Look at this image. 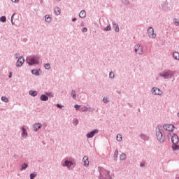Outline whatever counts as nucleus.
Listing matches in <instances>:
<instances>
[{"label":"nucleus","instance_id":"aec40b11","mask_svg":"<svg viewBox=\"0 0 179 179\" xmlns=\"http://www.w3.org/2000/svg\"><path fill=\"white\" fill-rule=\"evenodd\" d=\"M52 20V18L50 15H46L45 16V21L46 22V23H51Z\"/></svg>","mask_w":179,"mask_h":179},{"label":"nucleus","instance_id":"f3484780","mask_svg":"<svg viewBox=\"0 0 179 179\" xmlns=\"http://www.w3.org/2000/svg\"><path fill=\"white\" fill-rule=\"evenodd\" d=\"M112 24L113 29H115V31H116V33H120V27L118 26V24H117L115 22H113Z\"/></svg>","mask_w":179,"mask_h":179},{"label":"nucleus","instance_id":"5701e85b","mask_svg":"<svg viewBox=\"0 0 179 179\" xmlns=\"http://www.w3.org/2000/svg\"><path fill=\"white\" fill-rule=\"evenodd\" d=\"M55 13L57 15V16H58V15H61V8H59V7H55Z\"/></svg>","mask_w":179,"mask_h":179},{"label":"nucleus","instance_id":"f03ea898","mask_svg":"<svg viewBox=\"0 0 179 179\" xmlns=\"http://www.w3.org/2000/svg\"><path fill=\"white\" fill-rule=\"evenodd\" d=\"M162 128V126L158 125L156 129V136L157 141L160 142V143H164V136H163V133L162 132V130L160 129Z\"/></svg>","mask_w":179,"mask_h":179},{"label":"nucleus","instance_id":"9d476101","mask_svg":"<svg viewBox=\"0 0 179 179\" xmlns=\"http://www.w3.org/2000/svg\"><path fill=\"white\" fill-rule=\"evenodd\" d=\"M152 93L156 96H162L163 94V92L156 87L152 88Z\"/></svg>","mask_w":179,"mask_h":179},{"label":"nucleus","instance_id":"473e14b6","mask_svg":"<svg viewBox=\"0 0 179 179\" xmlns=\"http://www.w3.org/2000/svg\"><path fill=\"white\" fill-rule=\"evenodd\" d=\"M29 177H30V179H34L36 178V177H37V173H30Z\"/></svg>","mask_w":179,"mask_h":179},{"label":"nucleus","instance_id":"13d9d810","mask_svg":"<svg viewBox=\"0 0 179 179\" xmlns=\"http://www.w3.org/2000/svg\"><path fill=\"white\" fill-rule=\"evenodd\" d=\"M43 2H44L43 0H41L40 3H43Z\"/></svg>","mask_w":179,"mask_h":179},{"label":"nucleus","instance_id":"864d4df0","mask_svg":"<svg viewBox=\"0 0 179 179\" xmlns=\"http://www.w3.org/2000/svg\"><path fill=\"white\" fill-rule=\"evenodd\" d=\"M8 78H12V72H10V73L8 75Z\"/></svg>","mask_w":179,"mask_h":179},{"label":"nucleus","instance_id":"4468645a","mask_svg":"<svg viewBox=\"0 0 179 179\" xmlns=\"http://www.w3.org/2000/svg\"><path fill=\"white\" fill-rule=\"evenodd\" d=\"M42 127H43V124H41V123H35L33 125L34 132H37L38 129H41Z\"/></svg>","mask_w":179,"mask_h":179},{"label":"nucleus","instance_id":"5fc2aeb1","mask_svg":"<svg viewBox=\"0 0 179 179\" xmlns=\"http://www.w3.org/2000/svg\"><path fill=\"white\" fill-rule=\"evenodd\" d=\"M19 0H11V1L12 2H13V3H16V2H17Z\"/></svg>","mask_w":179,"mask_h":179},{"label":"nucleus","instance_id":"6e6d98bb","mask_svg":"<svg viewBox=\"0 0 179 179\" xmlns=\"http://www.w3.org/2000/svg\"><path fill=\"white\" fill-rule=\"evenodd\" d=\"M13 157H15L16 159L17 157V155L16 154H15Z\"/></svg>","mask_w":179,"mask_h":179},{"label":"nucleus","instance_id":"c756f323","mask_svg":"<svg viewBox=\"0 0 179 179\" xmlns=\"http://www.w3.org/2000/svg\"><path fill=\"white\" fill-rule=\"evenodd\" d=\"M80 111H82L83 113H85V111H87V106H80Z\"/></svg>","mask_w":179,"mask_h":179},{"label":"nucleus","instance_id":"a19ab883","mask_svg":"<svg viewBox=\"0 0 179 179\" xmlns=\"http://www.w3.org/2000/svg\"><path fill=\"white\" fill-rule=\"evenodd\" d=\"M87 111H89L90 113H93V111H94V108L87 107Z\"/></svg>","mask_w":179,"mask_h":179},{"label":"nucleus","instance_id":"b1692460","mask_svg":"<svg viewBox=\"0 0 179 179\" xmlns=\"http://www.w3.org/2000/svg\"><path fill=\"white\" fill-rule=\"evenodd\" d=\"M173 57L174 59L179 61V52H174L173 53Z\"/></svg>","mask_w":179,"mask_h":179},{"label":"nucleus","instance_id":"49530a36","mask_svg":"<svg viewBox=\"0 0 179 179\" xmlns=\"http://www.w3.org/2000/svg\"><path fill=\"white\" fill-rule=\"evenodd\" d=\"M173 22H174L176 26H179V22L177 21L176 18L173 19Z\"/></svg>","mask_w":179,"mask_h":179},{"label":"nucleus","instance_id":"0eeeda50","mask_svg":"<svg viewBox=\"0 0 179 179\" xmlns=\"http://www.w3.org/2000/svg\"><path fill=\"white\" fill-rule=\"evenodd\" d=\"M62 166H63V167H67L68 169H69L70 167L73 166V162L72 161V159L66 158Z\"/></svg>","mask_w":179,"mask_h":179},{"label":"nucleus","instance_id":"c85d7f7f","mask_svg":"<svg viewBox=\"0 0 179 179\" xmlns=\"http://www.w3.org/2000/svg\"><path fill=\"white\" fill-rule=\"evenodd\" d=\"M117 141V142H122V135L121 134H117L116 137Z\"/></svg>","mask_w":179,"mask_h":179},{"label":"nucleus","instance_id":"423d86ee","mask_svg":"<svg viewBox=\"0 0 179 179\" xmlns=\"http://www.w3.org/2000/svg\"><path fill=\"white\" fill-rule=\"evenodd\" d=\"M134 51L136 54H138V55H142L143 54V47L140 44H136L134 46Z\"/></svg>","mask_w":179,"mask_h":179},{"label":"nucleus","instance_id":"6e6552de","mask_svg":"<svg viewBox=\"0 0 179 179\" xmlns=\"http://www.w3.org/2000/svg\"><path fill=\"white\" fill-rule=\"evenodd\" d=\"M148 34L150 38H156V34H155V29L152 27H149L148 29Z\"/></svg>","mask_w":179,"mask_h":179},{"label":"nucleus","instance_id":"8fccbe9b","mask_svg":"<svg viewBox=\"0 0 179 179\" xmlns=\"http://www.w3.org/2000/svg\"><path fill=\"white\" fill-rule=\"evenodd\" d=\"M82 31L83 33H86L87 31V29L86 27H83Z\"/></svg>","mask_w":179,"mask_h":179},{"label":"nucleus","instance_id":"4d7b16f0","mask_svg":"<svg viewBox=\"0 0 179 179\" xmlns=\"http://www.w3.org/2000/svg\"><path fill=\"white\" fill-rule=\"evenodd\" d=\"M117 93H118V94H121V91H117Z\"/></svg>","mask_w":179,"mask_h":179},{"label":"nucleus","instance_id":"dca6fc26","mask_svg":"<svg viewBox=\"0 0 179 179\" xmlns=\"http://www.w3.org/2000/svg\"><path fill=\"white\" fill-rule=\"evenodd\" d=\"M83 162L84 163L83 165L85 166V167H87L89 166V157L85 156L83 158Z\"/></svg>","mask_w":179,"mask_h":179},{"label":"nucleus","instance_id":"7c9ffc66","mask_svg":"<svg viewBox=\"0 0 179 179\" xmlns=\"http://www.w3.org/2000/svg\"><path fill=\"white\" fill-rule=\"evenodd\" d=\"M117 158H118V150H116L114 152L113 159L115 161H117Z\"/></svg>","mask_w":179,"mask_h":179},{"label":"nucleus","instance_id":"393cba45","mask_svg":"<svg viewBox=\"0 0 179 179\" xmlns=\"http://www.w3.org/2000/svg\"><path fill=\"white\" fill-rule=\"evenodd\" d=\"M27 167H29V164H27V163L24 162L20 168V171H23V170H26V169H27Z\"/></svg>","mask_w":179,"mask_h":179},{"label":"nucleus","instance_id":"cd10ccee","mask_svg":"<svg viewBox=\"0 0 179 179\" xmlns=\"http://www.w3.org/2000/svg\"><path fill=\"white\" fill-rule=\"evenodd\" d=\"M71 97L74 99L76 100V91L74 90H71Z\"/></svg>","mask_w":179,"mask_h":179},{"label":"nucleus","instance_id":"bb28decb","mask_svg":"<svg viewBox=\"0 0 179 179\" xmlns=\"http://www.w3.org/2000/svg\"><path fill=\"white\" fill-rule=\"evenodd\" d=\"M22 136H27L28 134H27V131L26 128L22 127Z\"/></svg>","mask_w":179,"mask_h":179},{"label":"nucleus","instance_id":"9b49d317","mask_svg":"<svg viewBox=\"0 0 179 179\" xmlns=\"http://www.w3.org/2000/svg\"><path fill=\"white\" fill-rule=\"evenodd\" d=\"M163 128L169 132H173L176 129V127L173 124H164Z\"/></svg>","mask_w":179,"mask_h":179},{"label":"nucleus","instance_id":"3c124183","mask_svg":"<svg viewBox=\"0 0 179 179\" xmlns=\"http://www.w3.org/2000/svg\"><path fill=\"white\" fill-rule=\"evenodd\" d=\"M76 20H78V19H76V17H73L71 20L72 22H76Z\"/></svg>","mask_w":179,"mask_h":179},{"label":"nucleus","instance_id":"7ed1b4c3","mask_svg":"<svg viewBox=\"0 0 179 179\" xmlns=\"http://www.w3.org/2000/svg\"><path fill=\"white\" fill-rule=\"evenodd\" d=\"M159 76L164 79H171L174 76V72L171 70H165L159 73Z\"/></svg>","mask_w":179,"mask_h":179},{"label":"nucleus","instance_id":"f257e3e1","mask_svg":"<svg viewBox=\"0 0 179 179\" xmlns=\"http://www.w3.org/2000/svg\"><path fill=\"white\" fill-rule=\"evenodd\" d=\"M40 57L37 55H32L27 58L26 62L29 65V66H33V65H38V64H40V61H38Z\"/></svg>","mask_w":179,"mask_h":179},{"label":"nucleus","instance_id":"a211bd4d","mask_svg":"<svg viewBox=\"0 0 179 179\" xmlns=\"http://www.w3.org/2000/svg\"><path fill=\"white\" fill-rule=\"evenodd\" d=\"M171 149L173 150V152H176V150H179V145L178 143H172Z\"/></svg>","mask_w":179,"mask_h":179},{"label":"nucleus","instance_id":"2f4dec72","mask_svg":"<svg viewBox=\"0 0 179 179\" xmlns=\"http://www.w3.org/2000/svg\"><path fill=\"white\" fill-rule=\"evenodd\" d=\"M109 78L110 79H114V78H115V74H114V72L110 71L109 73Z\"/></svg>","mask_w":179,"mask_h":179},{"label":"nucleus","instance_id":"39448f33","mask_svg":"<svg viewBox=\"0 0 179 179\" xmlns=\"http://www.w3.org/2000/svg\"><path fill=\"white\" fill-rule=\"evenodd\" d=\"M167 137H168V139H170V138H171L172 143H179L178 135H177L176 133H174L173 134L171 133H169L167 135Z\"/></svg>","mask_w":179,"mask_h":179},{"label":"nucleus","instance_id":"de8ad7c7","mask_svg":"<svg viewBox=\"0 0 179 179\" xmlns=\"http://www.w3.org/2000/svg\"><path fill=\"white\" fill-rule=\"evenodd\" d=\"M19 57H20V53H16L14 56V58L15 59H17V58H19Z\"/></svg>","mask_w":179,"mask_h":179},{"label":"nucleus","instance_id":"a18cd8bd","mask_svg":"<svg viewBox=\"0 0 179 179\" xmlns=\"http://www.w3.org/2000/svg\"><path fill=\"white\" fill-rule=\"evenodd\" d=\"M78 124H79V120L78 119H76L73 121V125H75V127H76V125H78Z\"/></svg>","mask_w":179,"mask_h":179},{"label":"nucleus","instance_id":"ea45409f","mask_svg":"<svg viewBox=\"0 0 179 179\" xmlns=\"http://www.w3.org/2000/svg\"><path fill=\"white\" fill-rule=\"evenodd\" d=\"M105 31H110L111 30V25H108L106 28L103 29Z\"/></svg>","mask_w":179,"mask_h":179},{"label":"nucleus","instance_id":"37998d69","mask_svg":"<svg viewBox=\"0 0 179 179\" xmlns=\"http://www.w3.org/2000/svg\"><path fill=\"white\" fill-rule=\"evenodd\" d=\"M74 108H76V110L77 111H80V105L76 104V105L74 106Z\"/></svg>","mask_w":179,"mask_h":179},{"label":"nucleus","instance_id":"603ef678","mask_svg":"<svg viewBox=\"0 0 179 179\" xmlns=\"http://www.w3.org/2000/svg\"><path fill=\"white\" fill-rule=\"evenodd\" d=\"M140 167H145V163H141Z\"/></svg>","mask_w":179,"mask_h":179},{"label":"nucleus","instance_id":"6ab92c4d","mask_svg":"<svg viewBox=\"0 0 179 179\" xmlns=\"http://www.w3.org/2000/svg\"><path fill=\"white\" fill-rule=\"evenodd\" d=\"M41 101H48V96H47V94H43L40 96Z\"/></svg>","mask_w":179,"mask_h":179},{"label":"nucleus","instance_id":"c03bdc74","mask_svg":"<svg viewBox=\"0 0 179 179\" xmlns=\"http://www.w3.org/2000/svg\"><path fill=\"white\" fill-rule=\"evenodd\" d=\"M45 94L48 96V97H54L52 92H45Z\"/></svg>","mask_w":179,"mask_h":179},{"label":"nucleus","instance_id":"412c9836","mask_svg":"<svg viewBox=\"0 0 179 179\" xmlns=\"http://www.w3.org/2000/svg\"><path fill=\"white\" fill-rule=\"evenodd\" d=\"M79 17L81 19H85V17H86V11H85V10L80 11L79 13Z\"/></svg>","mask_w":179,"mask_h":179},{"label":"nucleus","instance_id":"e433bc0d","mask_svg":"<svg viewBox=\"0 0 179 179\" xmlns=\"http://www.w3.org/2000/svg\"><path fill=\"white\" fill-rule=\"evenodd\" d=\"M127 157V155L125 153H122L120 155V160H125V157Z\"/></svg>","mask_w":179,"mask_h":179},{"label":"nucleus","instance_id":"f704fd0d","mask_svg":"<svg viewBox=\"0 0 179 179\" xmlns=\"http://www.w3.org/2000/svg\"><path fill=\"white\" fill-rule=\"evenodd\" d=\"M1 100H2L4 103H9V99H8L6 96H2V97H1Z\"/></svg>","mask_w":179,"mask_h":179},{"label":"nucleus","instance_id":"4be33fe9","mask_svg":"<svg viewBox=\"0 0 179 179\" xmlns=\"http://www.w3.org/2000/svg\"><path fill=\"white\" fill-rule=\"evenodd\" d=\"M29 93V95L31 96L32 97H36L38 94L37 91H34V90H30Z\"/></svg>","mask_w":179,"mask_h":179},{"label":"nucleus","instance_id":"052dcab7","mask_svg":"<svg viewBox=\"0 0 179 179\" xmlns=\"http://www.w3.org/2000/svg\"><path fill=\"white\" fill-rule=\"evenodd\" d=\"M58 1H62V0H58Z\"/></svg>","mask_w":179,"mask_h":179},{"label":"nucleus","instance_id":"09e8293b","mask_svg":"<svg viewBox=\"0 0 179 179\" xmlns=\"http://www.w3.org/2000/svg\"><path fill=\"white\" fill-rule=\"evenodd\" d=\"M56 106L57 108H62V107H64V106L61 105L60 103H57Z\"/></svg>","mask_w":179,"mask_h":179},{"label":"nucleus","instance_id":"72a5a7b5","mask_svg":"<svg viewBox=\"0 0 179 179\" xmlns=\"http://www.w3.org/2000/svg\"><path fill=\"white\" fill-rule=\"evenodd\" d=\"M0 22L2 23H5L6 22V16H1L0 17Z\"/></svg>","mask_w":179,"mask_h":179},{"label":"nucleus","instance_id":"4c0bfd02","mask_svg":"<svg viewBox=\"0 0 179 179\" xmlns=\"http://www.w3.org/2000/svg\"><path fill=\"white\" fill-rule=\"evenodd\" d=\"M44 68L45 69H48V70L51 69V65L50 64V63H47L45 64Z\"/></svg>","mask_w":179,"mask_h":179},{"label":"nucleus","instance_id":"79ce46f5","mask_svg":"<svg viewBox=\"0 0 179 179\" xmlns=\"http://www.w3.org/2000/svg\"><path fill=\"white\" fill-rule=\"evenodd\" d=\"M16 15V13H13V15H12V16H11V18H10V22H11V24H13V25H14L15 24V22H13V17H15V15Z\"/></svg>","mask_w":179,"mask_h":179},{"label":"nucleus","instance_id":"ddd939ff","mask_svg":"<svg viewBox=\"0 0 179 179\" xmlns=\"http://www.w3.org/2000/svg\"><path fill=\"white\" fill-rule=\"evenodd\" d=\"M32 75H35V76H40L41 73H43V71L41 70V69H33L31 70Z\"/></svg>","mask_w":179,"mask_h":179},{"label":"nucleus","instance_id":"1a4fd4ad","mask_svg":"<svg viewBox=\"0 0 179 179\" xmlns=\"http://www.w3.org/2000/svg\"><path fill=\"white\" fill-rule=\"evenodd\" d=\"M97 134H99V129H95L88 132L86 135V137L87 138V139H90V138H93V136H94V135H97Z\"/></svg>","mask_w":179,"mask_h":179},{"label":"nucleus","instance_id":"58836bf2","mask_svg":"<svg viewBox=\"0 0 179 179\" xmlns=\"http://www.w3.org/2000/svg\"><path fill=\"white\" fill-rule=\"evenodd\" d=\"M102 101H103L105 104H107L108 103L110 102V100H108V98L107 97H103Z\"/></svg>","mask_w":179,"mask_h":179},{"label":"nucleus","instance_id":"c9c22d12","mask_svg":"<svg viewBox=\"0 0 179 179\" xmlns=\"http://www.w3.org/2000/svg\"><path fill=\"white\" fill-rule=\"evenodd\" d=\"M121 2L122 3H124V5H129V3H131L129 0H122Z\"/></svg>","mask_w":179,"mask_h":179},{"label":"nucleus","instance_id":"bf43d9fd","mask_svg":"<svg viewBox=\"0 0 179 179\" xmlns=\"http://www.w3.org/2000/svg\"><path fill=\"white\" fill-rule=\"evenodd\" d=\"M178 117H179V113H178Z\"/></svg>","mask_w":179,"mask_h":179},{"label":"nucleus","instance_id":"f8f14e48","mask_svg":"<svg viewBox=\"0 0 179 179\" xmlns=\"http://www.w3.org/2000/svg\"><path fill=\"white\" fill-rule=\"evenodd\" d=\"M23 64H24V58L23 56L19 57L16 63L17 68H20V66H22Z\"/></svg>","mask_w":179,"mask_h":179},{"label":"nucleus","instance_id":"20e7f679","mask_svg":"<svg viewBox=\"0 0 179 179\" xmlns=\"http://www.w3.org/2000/svg\"><path fill=\"white\" fill-rule=\"evenodd\" d=\"M99 179H111L110 172L104 169H101Z\"/></svg>","mask_w":179,"mask_h":179},{"label":"nucleus","instance_id":"2eb2a0df","mask_svg":"<svg viewBox=\"0 0 179 179\" xmlns=\"http://www.w3.org/2000/svg\"><path fill=\"white\" fill-rule=\"evenodd\" d=\"M162 6L164 9V10H169V1H167V0H166L165 1H163L162 3Z\"/></svg>","mask_w":179,"mask_h":179},{"label":"nucleus","instance_id":"a878e982","mask_svg":"<svg viewBox=\"0 0 179 179\" xmlns=\"http://www.w3.org/2000/svg\"><path fill=\"white\" fill-rule=\"evenodd\" d=\"M140 137L141 138V139H143V141H149V136H146L144 134H141Z\"/></svg>","mask_w":179,"mask_h":179}]
</instances>
